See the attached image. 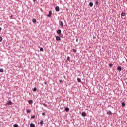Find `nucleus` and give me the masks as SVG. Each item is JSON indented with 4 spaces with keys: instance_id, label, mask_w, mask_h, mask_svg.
<instances>
[{
    "instance_id": "nucleus-5",
    "label": "nucleus",
    "mask_w": 127,
    "mask_h": 127,
    "mask_svg": "<svg viewBox=\"0 0 127 127\" xmlns=\"http://www.w3.org/2000/svg\"><path fill=\"white\" fill-rule=\"evenodd\" d=\"M59 24L60 25H61V26H62V27H63V22L60 21L59 22Z\"/></svg>"
},
{
    "instance_id": "nucleus-32",
    "label": "nucleus",
    "mask_w": 127,
    "mask_h": 127,
    "mask_svg": "<svg viewBox=\"0 0 127 127\" xmlns=\"http://www.w3.org/2000/svg\"><path fill=\"white\" fill-rule=\"evenodd\" d=\"M34 2H35V1H36V0H33Z\"/></svg>"
},
{
    "instance_id": "nucleus-11",
    "label": "nucleus",
    "mask_w": 127,
    "mask_h": 127,
    "mask_svg": "<svg viewBox=\"0 0 127 127\" xmlns=\"http://www.w3.org/2000/svg\"><path fill=\"white\" fill-rule=\"evenodd\" d=\"M32 22H33L34 23H36V19H32Z\"/></svg>"
},
{
    "instance_id": "nucleus-27",
    "label": "nucleus",
    "mask_w": 127,
    "mask_h": 127,
    "mask_svg": "<svg viewBox=\"0 0 127 127\" xmlns=\"http://www.w3.org/2000/svg\"><path fill=\"white\" fill-rule=\"evenodd\" d=\"M73 52H77V50L73 49Z\"/></svg>"
},
{
    "instance_id": "nucleus-4",
    "label": "nucleus",
    "mask_w": 127,
    "mask_h": 127,
    "mask_svg": "<svg viewBox=\"0 0 127 127\" xmlns=\"http://www.w3.org/2000/svg\"><path fill=\"white\" fill-rule=\"evenodd\" d=\"M55 10H56V11L58 12V11H59V10H60L59 7V6L56 7Z\"/></svg>"
},
{
    "instance_id": "nucleus-8",
    "label": "nucleus",
    "mask_w": 127,
    "mask_h": 127,
    "mask_svg": "<svg viewBox=\"0 0 127 127\" xmlns=\"http://www.w3.org/2000/svg\"><path fill=\"white\" fill-rule=\"evenodd\" d=\"M28 103L29 104H31L33 103V101H32V100H29Z\"/></svg>"
},
{
    "instance_id": "nucleus-21",
    "label": "nucleus",
    "mask_w": 127,
    "mask_h": 127,
    "mask_svg": "<svg viewBox=\"0 0 127 127\" xmlns=\"http://www.w3.org/2000/svg\"><path fill=\"white\" fill-rule=\"evenodd\" d=\"M40 125H43V121L41 120L40 123Z\"/></svg>"
},
{
    "instance_id": "nucleus-19",
    "label": "nucleus",
    "mask_w": 127,
    "mask_h": 127,
    "mask_svg": "<svg viewBox=\"0 0 127 127\" xmlns=\"http://www.w3.org/2000/svg\"><path fill=\"white\" fill-rule=\"evenodd\" d=\"M0 72L1 73H3V69H2V68L0 69Z\"/></svg>"
},
{
    "instance_id": "nucleus-13",
    "label": "nucleus",
    "mask_w": 127,
    "mask_h": 127,
    "mask_svg": "<svg viewBox=\"0 0 127 127\" xmlns=\"http://www.w3.org/2000/svg\"><path fill=\"white\" fill-rule=\"evenodd\" d=\"M65 111H66V112H69V108H68V107H67V108H65Z\"/></svg>"
},
{
    "instance_id": "nucleus-17",
    "label": "nucleus",
    "mask_w": 127,
    "mask_h": 127,
    "mask_svg": "<svg viewBox=\"0 0 127 127\" xmlns=\"http://www.w3.org/2000/svg\"><path fill=\"white\" fill-rule=\"evenodd\" d=\"M125 15H126V13H121V16H125Z\"/></svg>"
},
{
    "instance_id": "nucleus-30",
    "label": "nucleus",
    "mask_w": 127,
    "mask_h": 127,
    "mask_svg": "<svg viewBox=\"0 0 127 127\" xmlns=\"http://www.w3.org/2000/svg\"><path fill=\"white\" fill-rule=\"evenodd\" d=\"M42 115H43V116H45V113H42Z\"/></svg>"
},
{
    "instance_id": "nucleus-34",
    "label": "nucleus",
    "mask_w": 127,
    "mask_h": 127,
    "mask_svg": "<svg viewBox=\"0 0 127 127\" xmlns=\"http://www.w3.org/2000/svg\"><path fill=\"white\" fill-rule=\"evenodd\" d=\"M1 29H2L0 27V30H1Z\"/></svg>"
},
{
    "instance_id": "nucleus-14",
    "label": "nucleus",
    "mask_w": 127,
    "mask_h": 127,
    "mask_svg": "<svg viewBox=\"0 0 127 127\" xmlns=\"http://www.w3.org/2000/svg\"><path fill=\"white\" fill-rule=\"evenodd\" d=\"M122 105L123 106V107H125L126 106V103H125V102H122Z\"/></svg>"
},
{
    "instance_id": "nucleus-7",
    "label": "nucleus",
    "mask_w": 127,
    "mask_h": 127,
    "mask_svg": "<svg viewBox=\"0 0 127 127\" xmlns=\"http://www.w3.org/2000/svg\"><path fill=\"white\" fill-rule=\"evenodd\" d=\"M30 127H35V125H34L33 123H31Z\"/></svg>"
},
{
    "instance_id": "nucleus-23",
    "label": "nucleus",
    "mask_w": 127,
    "mask_h": 127,
    "mask_svg": "<svg viewBox=\"0 0 127 127\" xmlns=\"http://www.w3.org/2000/svg\"><path fill=\"white\" fill-rule=\"evenodd\" d=\"M40 51H44V50L43 49V48H40Z\"/></svg>"
},
{
    "instance_id": "nucleus-25",
    "label": "nucleus",
    "mask_w": 127,
    "mask_h": 127,
    "mask_svg": "<svg viewBox=\"0 0 127 127\" xmlns=\"http://www.w3.org/2000/svg\"><path fill=\"white\" fill-rule=\"evenodd\" d=\"M2 41V37H0V42H1Z\"/></svg>"
},
{
    "instance_id": "nucleus-22",
    "label": "nucleus",
    "mask_w": 127,
    "mask_h": 127,
    "mask_svg": "<svg viewBox=\"0 0 127 127\" xmlns=\"http://www.w3.org/2000/svg\"><path fill=\"white\" fill-rule=\"evenodd\" d=\"M95 4H97V5H98L99 4V2L98 1H95Z\"/></svg>"
},
{
    "instance_id": "nucleus-36",
    "label": "nucleus",
    "mask_w": 127,
    "mask_h": 127,
    "mask_svg": "<svg viewBox=\"0 0 127 127\" xmlns=\"http://www.w3.org/2000/svg\"><path fill=\"white\" fill-rule=\"evenodd\" d=\"M1 125L0 124V126H1Z\"/></svg>"
},
{
    "instance_id": "nucleus-16",
    "label": "nucleus",
    "mask_w": 127,
    "mask_h": 127,
    "mask_svg": "<svg viewBox=\"0 0 127 127\" xmlns=\"http://www.w3.org/2000/svg\"><path fill=\"white\" fill-rule=\"evenodd\" d=\"M31 110H30V109H27V113H31Z\"/></svg>"
},
{
    "instance_id": "nucleus-24",
    "label": "nucleus",
    "mask_w": 127,
    "mask_h": 127,
    "mask_svg": "<svg viewBox=\"0 0 127 127\" xmlns=\"http://www.w3.org/2000/svg\"><path fill=\"white\" fill-rule=\"evenodd\" d=\"M67 60H68V61H70V57L68 56L67 57Z\"/></svg>"
},
{
    "instance_id": "nucleus-6",
    "label": "nucleus",
    "mask_w": 127,
    "mask_h": 127,
    "mask_svg": "<svg viewBox=\"0 0 127 127\" xmlns=\"http://www.w3.org/2000/svg\"><path fill=\"white\" fill-rule=\"evenodd\" d=\"M117 70H118V71H120V72H121V71H122V67L121 66H119L117 68Z\"/></svg>"
},
{
    "instance_id": "nucleus-18",
    "label": "nucleus",
    "mask_w": 127,
    "mask_h": 127,
    "mask_svg": "<svg viewBox=\"0 0 127 127\" xmlns=\"http://www.w3.org/2000/svg\"><path fill=\"white\" fill-rule=\"evenodd\" d=\"M33 91H34V92H36V91H37V88H36V87H35V88L33 89Z\"/></svg>"
},
{
    "instance_id": "nucleus-29",
    "label": "nucleus",
    "mask_w": 127,
    "mask_h": 127,
    "mask_svg": "<svg viewBox=\"0 0 127 127\" xmlns=\"http://www.w3.org/2000/svg\"><path fill=\"white\" fill-rule=\"evenodd\" d=\"M35 118V116L33 115L31 117V119H34Z\"/></svg>"
},
{
    "instance_id": "nucleus-35",
    "label": "nucleus",
    "mask_w": 127,
    "mask_h": 127,
    "mask_svg": "<svg viewBox=\"0 0 127 127\" xmlns=\"http://www.w3.org/2000/svg\"><path fill=\"white\" fill-rule=\"evenodd\" d=\"M93 38H94V39L96 38V37H93Z\"/></svg>"
},
{
    "instance_id": "nucleus-20",
    "label": "nucleus",
    "mask_w": 127,
    "mask_h": 127,
    "mask_svg": "<svg viewBox=\"0 0 127 127\" xmlns=\"http://www.w3.org/2000/svg\"><path fill=\"white\" fill-rule=\"evenodd\" d=\"M13 127H18V125H17V124H14V125H13Z\"/></svg>"
},
{
    "instance_id": "nucleus-3",
    "label": "nucleus",
    "mask_w": 127,
    "mask_h": 127,
    "mask_svg": "<svg viewBox=\"0 0 127 127\" xmlns=\"http://www.w3.org/2000/svg\"><path fill=\"white\" fill-rule=\"evenodd\" d=\"M81 115L82 116V117H86V116L87 115V113H86V112H82Z\"/></svg>"
},
{
    "instance_id": "nucleus-26",
    "label": "nucleus",
    "mask_w": 127,
    "mask_h": 127,
    "mask_svg": "<svg viewBox=\"0 0 127 127\" xmlns=\"http://www.w3.org/2000/svg\"><path fill=\"white\" fill-rule=\"evenodd\" d=\"M109 66V67H113V64H110Z\"/></svg>"
},
{
    "instance_id": "nucleus-12",
    "label": "nucleus",
    "mask_w": 127,
    "mask_h": 127,
    "mask_svg": "<svg viewBox=\"0 0 127 127\" xmlns=\"http://www.w3.org/2000/svg\"><path fill=\"white\" fill-rule=\"evenodd\" d=\"M107 115H112V112H111V111H109L107 112Z\"/></svg>"
},
{
    "instance_id": "nucleus-10",
    "label": "nucleus",
    "mask_w": 127,
    "mask_h": 127,
    "mask_svg": "<svg viewBox=\"0 0 127 127\" xmlns=\"http://www.w3.org/2000/svg\"><path fill=\"white\" fill-rule=\"evenodd\" d=\"M58 34H61V30H58L57 31Z\"/></svg>"
},
{
    "instance_id": "nucleus-15",
    "label": "nucleus",
    "mask_w": 127,
    "mask_h": 127,
    "mask_svg": "<svg viewBox=\"0 0 127 127\" xmlns=\"http://www.w3.org/2000/svg\"><path fill=\"white\" fill-rule=\"evenodd\" d=\"M11 104H12V102H11V101H8L7 103V104L9 105H11Z\"/></svg>"
},
{
    "instance_id": "nucleus-33",
    "label": "nucleus",
    "mask_w": 127,
    "mask_h": 127,
    "mask_svg": "<svg viewBox=\"0 0 127 127\" xmlns=\"http://www.w3.org/2000/svg\"><path fill=\"white\" fill-rule=\"evenodd\" d=\"M44 84H45V85H46V84H47V82H45L44 83Z\"/></svg>"
},
{
    "instance_id": "nucleus-9",
    "label": "nucleus",
    "mask_w": 127,
    "mask_h": 127,
    "mask_svg": "<svg viewBox=\"0 0 127 127\" xmlns=\"http://www.w3.org/2000/svg\"><path fill=\"white\" fill-rule=\"evenodd\" d=\"M93 5L94 4L93 3V2L89 3V5L90 7H92Z\"/></svg>"
},
{
    "instance_id": "nucleus-28",
    "label": "nucleus",
    "mask_w": 127,
    "mask_h": 127,
    "mask_svg": "<svg viewBox=\"0 0 127 127\" xmlns=\"http://www.w3.org/2000/svg\"><path fill=\"white\" fill-rule=\"evenodd\" d=\"M77 81H78V82H81V79H80V78H77Z\"/></svg>"
},
{
    "instance_id": "nucleus-1",
    "label": "nucleus",
    "mask_w": 127,
    "mask_h": 127,
    "mask_svg": "<svg viewBox=\"0 0 127 127\" xmlns=\"http://www.w3.org/2000/svg\"><path fill=\"white\" fill-rule=\"evenodd\" d=\"M52 14V11L51 10L49 11V14L47 15L48 17H50Z\"/></svg>"
},
{
    "instance_id": "nucleus-2",
    "label": "nucleus",
    "mask_w": 127,
    "mask_h": 127,
    "mask_svg": "<svg viewBox=\"0 0 127 127\" xmlns=\"http://www.w3.org/2000/svg\"><path fill=\"white\" fill-rule=\"evenodd\" d=\"M56 39L57 40V41H60V40H61V38H60V37L59 36H57L56 37Z\"/></svg>"
},
{
    "instance_id": "nucleus-31",
    "label": "nucleus",
    "mask_w": 127,
    "mask_h": 127,
    "mask_svg": "<svg viewBox=\"0 0 127 127\" xmlns=\"http://www.w3.org/2000/svg\"><path fill=\"white\" fill-rule=\"evenodd\" d=\"M62 82H63L62 80H60V83H62Z\"/></svg>"
}]
</instances>
